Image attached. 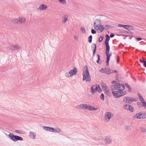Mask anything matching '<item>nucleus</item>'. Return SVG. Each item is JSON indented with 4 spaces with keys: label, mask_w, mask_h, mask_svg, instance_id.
<instances>
[{
    "label": "nucleus",
    "mask_w": 146,
    "mask_h": 146,
    "mask_svg": "<svg viewBox=\"0 0 146 146\" xmlns=\"http://www.w3.org/2000/svg\"><path fill=\"white\" fill-rule=\"evenodd\" d=\"M90 111L95 110L98 109V108H96L90 105Z\"/></svg>",
    "instance_id": "36"
},
{
    "label": "nucleus",
    "mask_w": 146,
    "mask_h": 146,
    "mask_svg": "<svg viewBox=\"0 0 146 146\" xmlns=\"http://www.w3.org/2000/svg\"><path fill=\"white\" fill-rule=\"evenodd\" d=\"M142 119H145L146 118V113L143 114V115L142 116Z\"/></svg>",
    "instance_id": "52"
},
{
    "label": "nucleus",
    "mask_w": 146,
    "mask_h": 146,
    "mask_svg": "<svg viewBox=\"0 0 146 146\" xmlns=\"http://www.w3.org/2000/svg\"><path fill=\"white\" fill-rule=\"evenodd\" d=\"M68 20V16L66 15H64V19L62 21V22L63 23H65Z\"/></svg>",
    "instance_id": "25"
},
{
    "label": "nucleus",
    "mask_w": 146,
    "mask_h": 146,
    "mask_svg": "<svg viewBox=\"0 0 146 146\" xmlns=\"http://www.w3.org/2000/svg\"><path fill=\"white\" fill-rule=\"evenodd\" d=\"M129 97H125L123 99V101L124 102L126 103H129Z\"/></svg>",
    "instance_id": "24"
},
{
    "label": "nucleus",
    "mask_w": 146,
    "mask_h": 146,
    "mask_svg": "<svg viewBox=\"0 0 146 146\" xmlns=\"http://www.w3.org/2000/svg\"><path fill=\"white\" fill-rule=\"evenodd\" d=\"M129 100V104H131L133 102L136 101V100H135L133 98H130Z\"/></svg>",
    "instance_id": "38"
},
{
    "label": "nucleus",
    "mask_w": 146,
    "mask_h": 146,
    "mask_svg": "<svg viewBox=\"0 0 146 146\" xmlns=\"http://www.w3.org/2000/svg\"><path fill=\"white\" fill-rule=\"evenodd\" d=\"M104 28H105V29L107 30V29H109L110 28H111V26L110 25H106L105 26Z\"/></svg>",
    "instance_id": "42"
},
{
    "label": "nucleus",
    "mask_w": 146,
    "mask_h": 146,
    "mask_svg": "<svg viewBox=\"0 0 146 146\" xmlns=\"http://www.w3.org/2000/svg\"><path fill=\"white\" fill-rule=\"evenodd\" d=\"M101 22L98 19H96L94 22V27L96 30H97L96 28H98V27H101Z\"/></svg>",
    "instance_id": "8"
},
{
    "label": "nucleus",
    "mask_w": 146,
    "mask_h": 146,
    "mask_svg": "<svg viewBox=\"0 0 146 146\" xmlns=\"http://www.w3.org/2000/svg\"><path fill=\"white\" fill-rule=\"evenodd\" d=\"M83 74H82L83 80L86 81L87 82H90L91 80V79L88 70V68L87 66H85L83 67Z\"/></svg>",
    "instance_id": "1"
},
{
    "label": "nucleus",
    "mask_w": 146,
    "mask_h": 146,
    "mask_svg": "<svg viewBox=\"0 0 146 146\" xmlns=\"http://www.w3.org/2000/svg\"><path fill=\"white\" fill-rule=\"evenodd\" d=\"M120 84L118 83H116L114 85H111L110 86L111 91L117 90H118V91H120Z\"/></svg>",
    "instance_id": "5"
},
{
    "label": "nucleus",
    "mask_w": 146,
    "mask_h": 146,
    "mask_svg": "<svg viewBox=\"0 0 146 146\" xmlns=\"http://www.w3.org/2000/svg\"><path fill=\"white\" fill-rule=\"evenodd\" d=\"M141 103H142V106H143L146 109V102L145 100L142 101Z\"/></svg>",
    "instance_id": "40"
},
{
    "label": "nucleus",
    "mask_w": 146,
    "mask_h": 146,
    "mask_svg": "<svg viewBox=\"0 0 146 146\" xmlns=\"http://www.w3.org/2000/svg\"><path fill=\"white\" fill-rule=\"evenodd\" d=\"M12 22L15 24H18V19H15L11 21Z\"/></svg>",
    "instance_id": "32"
},
{
    "label": "nucleus",
    "mask_w": 146,
    "mask_h": 146,
    "mask_svg": "<svg viewBox=\"0 0 146 146\" xmlns=\"http://www.w3.org/2000/svg\"><path fill=\"white\" fill-rule=\"evenodd\" d=\"M105 93L109 96H111V93L109 91L107 90L104 91Z\"/></svg>",
    "instance_id": "27"
},
{
    "label": "nucleus",
    "mask_w": 146,
    "mask_h": 146,
    "mask_svg": "<svg viewBox=\"0 0 146 146\" xmlns=\"http://www.w3.org/2000/svg\"><path fill=\"white\" fill-rule=\"evenodd\" d=\"M130 127L129 126H126L125 127V128L126 130H128V129H129V128Z\"/></svg>",
    "instance_id": "60"
},
{
    "label": "nucleus",
    "mask_w": 146,
    "mask_h": 146,
    "mask_svg": "<svg viewBox=\"0 0 146 146\" xmlns=\"http://www.w3.org/2000/svg\"><path fill=\"white\" fill-rule=\"evenodd\" d=\"M120 91H123L125 88V86H124V84H120Z\"/></svg>",
    "instance_id": "28"
},
{
    "label": "nucleus",
    "mask_w": 146,
    "mask_h": 146,
    "mask_svg": "<svg viewBox=\"0 0 146 146\" xmlns=\"http://www.w3.org/2000/svg\"><path fill=\"white\" fill-rule=\"evenodd\" d=\"M139 98L140 100L141 101V102H142V101H143V100H144L143 97L142 96Z\"/></svg>",
    "instance_id": "57"
},
{
    "label": "nucleus",
    "mask_w": 146,
    "mask_h": 146,
    "mask_svg": "<svg viewBox=\"0 0 146 146\" xmlns=\"http://www.w3.org/2000/svg\"><path fill=\"white\" fill-rule=\"evenodd\" d=\"M92 36L90 35L88 38V41L90 43H91L92 41Z\"/></svg>",
    "instance_id": "31"
},
{
    "label": "nucleus",
    "mask_w": 146,
    "mask_h": 146,
    "mask_svg": "<svg viewBox=\"0 0 146 146\" xmlns=\"http://www.w3.org/2000/svg\"><path fill=\"white\" fill-rule=\"evenodd\" d=\"M99 85H94L91 87V90L93 93H95L96 91H98Z\"/></svg>",
    "instance_id": "12"
},
{
    "label": "nucleus",
    "mask_w": 146,
    "mask_h": 146,
    "mask_svg": "<svg viewBox=\"0 0 146 146\" xmlns=\"http://www.w3.org/2000/svg\"><path fill=\"white\" fill-rule=\"evenodd\" d=\"M96 56L97 58V59L96 60V62L99 64H101L102 62V61H100V55L98 54H97Z\"/></svg>",
    "instance_id": "18"
},
{
    "label": "nucleus",
    "mask_w": 146,
    "mask_h": 146,
    "mask_svg": "<svg viewBox=\"0 0 146 146\" xmlns=\"http://www.w3.org/2000/svg\"><path fill=\"white\" fill-rule=\"evenodd\" d=\"M61 131V130L59 128H57L56 129H54L53 128V129L52 131V132H54L56 133H59Z\"/></svg>",
    "instance_id": "22"
},
{
    "label": "nucleus",
    "mask_w": 146,
    "mask_h": 146,
    "mask_svg": "<svg viewBox=\"0 0 146 146\" xmlns=\"http://www.w3.org/2000/svg\"><path fill=\"white\" fill-rule=\"evenodd\" d=\"M91 33L92 34H94L96 33V31L94 29H92L91 30Z\"/></svg>",
    "instance_id": "49"
},
{
    "label": "nucleus",
    "mask_w": 146,
    "mask_h": 146,
    "mask_svg": "<svg viewBox=\"0 0 146 146\" xmlns=\"http://www.w3.org/2000/svg\"><path fill=\"white\" fill-rule=\"evenodd\" d=\"M93 51V56H94L95 54L96 51L92 50Z\"/></svg>",
    "instance_id": "61"
},
{
    "label": "nucleus",
    "mask_w": 146,
    "mask_h": 146,
    "mask_svg": "<svg viewBox=\"0 0 146 146\" xmlns=\"http://www.w3.org/2000/svg\"><path fill=\"white\" fill-rule=\"evenodd\" d=\"M125 85L126 87L128 88L129 92H131V88L130 86L127 83H125Z\"/></svg>",
    "instance_id": "35"
},
{
    "label": "nucleus",
    "mask_w": 146,
    "mask_h": 146,
    "mask_svg": "<svg viewBox=\"0 0 146 146\" xmlns=\"http://www.w3.org/2000/svg\"><path fill=\"white\" fill-rule=\"evenodd\" d=\"M143 114L141 112L139 113H137L133 116V118L135 119H142V116L143 115Z\"/></svg>",
    "instance_id": "11"
},
{
    "label": "nucleus",
    "mask_w": 146,
    "mask_h": 146,
    "mask_svg": "<svg viewBox=\"0 0 146 146\" xmlns=\"http://www.w3.org/2000/svg\"><path fill=\"white\" fill-rule=\"evenodd\" d=\"M115 36V34L114 33H111L110 34V37L111 38H113Z\"/></svg>",
    "instance_id": "58"
},
{
    "label": "nucleus",
    "mask_w": 146,
    "mask_h": 146,
    "mask_svg": "<svg viewBox=\"0 0 146 146\" xmlns=\"http://www.w3.org/2000/svg\"><path fill=\"white\" fill-rule=\"evenodd\" d=\"M18 22L20 23H23L22 21V20L21 19V17H19V18Z\"/></svg>",
    "instance_id": "51"
},
{
    "label": "nucleus",
    "mask_w": 146,
    "mask_h": 146,
    "mask_svg": "<svg viewBox=\"0 0 146 146\" xmlns=\"http://www.w3.org/2000/svg\"><path fill=\"white\" fill-rule=\"evenodd\" d=\"M110 47H106L105 53L107 56L106 59H110V57L111 56V53H109V51L110 50Z\"/></svg>",
    "instance_id": "9"
},
{
    "label": "nucleus",
    "mask_w": 146,
    "mask_h": 146,
    "mask_svg": "<svg viewBox=\"0 0 146 146\" xmlns=\"http://www.w3.org/2000/svg\"><path fill=\"white\" fill-rule=\"evenodd\" d=\"M104 37L102 36H101L99 38L98 40L99 42H101L103 40Z\"/></svg>",
    "instance_id": "46"
},
{
    "label": "nucleus",
    "mask_w": 146,
    "mask_h": 146,
    "mask_svg": "<svg viewBox=\"0 0 146 146\" xmlns=\"http://www.w3.org/2000/svg\"><path fill=\"white\" fill-rule=\"evenodd\" d=\"M90 105L85 104V109L88 110L90 111Z\"/></svg>",
    "instance_id": "34"
},
{
    "label": "nucleus",
    "mask_w": 146,
    "mask_h": 146,
    "mask_svg": "<svg viewBox=\"0 0 146 146\" xmlns=\"http://www.w3.org/2000/svg\"><path fill=\"white\" fill-rule=\"evenodd\" d=\"M112 139L111 137H106L105 140V142L106 144H109L111 143Z\"/></svg>",
    "instance_id": "14"
},
{
    "label": "nucleus",
    "mask_w": 146,
    "mask_h": 146,
    "mask_svg": "<svg viewBox=\"0 0 146 146\" xmlns=\"http://www.w3.org/2000/svg\"><path fill=\"white\" fill-rule=\"evenodd\" d=\"M140 62L141 63H143V65L144 66L146 67V61H145V60L143 58V60H142L141 59H140L139 60Z\"/></svg>",
    "instance_id": "23"
},
{
    "label": "nucleus",
    "mask_w": 146,
    "mask_h": 146,
    "mask_svg": "<svg viewBox=\"0 0 146 146\" xmlns=\"http://www.w3.org/2000/svg\"><path fill=\"white\" fill-rule=\"evenodd\" d=\"M105 71V69L104 68H103L100 70V71L102 73H104Z\"/></svg>",
    "instance_id": "50"
},
{
    "label": "nucleus",
    "mask_w": 146,
    "mask_h": 146,
    "mask_svg": "<svg viewBox=\"0 0 146 146\" xmlns=\"http://www.w3.org/2000/svg\"><path fill=\"white\" fill-rule=\"evenodd\" d=\"M61 3L65 4L66 3V1L65 0H58Z\"/></svg>",
    "instance_id": "41"
},
{
    "label": "nucleus",
    "mask_w": 146,
    "mask_h": 146,
    "mask_svg": "<svg viewBox=\"0 0 146 146\" xmlns=\"http://www.w3.org/2000/svg\"><path fill=\"white\" fill-rule=\"evenodd\" d=\"M110 60V59H106V63L107 66H108L109 65V62Z\"/></svg>",
    "instance_id": "54"
},
{
    "label": "nucleus",
    "mask_w": 146,
    "mask_h": 146,
    "mask_svg": "<svg viewBox=\"0 0 146 146\" xmlns=\"http://www.w3.org/2000/svg\"><path fill=\"white\" fill-rule=\"evenodd\" d=\"M47 8V6L44 4H41L39 7V9L40 10H45Z\"/></svg>",
    "instance_id": "16"
},
{
    "label": "nucleus",
    "mask_w": 146,
    "mask_h": 146,
    "mask_svg": "<svg viewBox=\"0 0 146 146\" xmlns=\"http://www.w3.org/2000/svg\"><path fill=\"white\" fill-rule=\"evenodd\" d=\"M101 86L103 90L104 91L107 90V88H108V87L106 85V84L104 83H102Z\"/></svg>",
    "instance_id": "17"
},
{
    "label": "nucleus",
    "mask_w": 146,
    "mask_h": 146,
    "mask_svg": "<svg viewBox=\"0 0 146 146\" xmlns=\"http://www.w3.org/2000/svg\"><path fill=\"white\" fill-rule=\"evenodd\" d=\"M125 25H123L121 24H119L118 25V26L121 27H123L124 28V26Z\"/></svg>",
    "instance_id": "59"
},
{
    "label": "nucleus",
    "mask_w": 146,
    "mask_h": 146,
    "mask_svg": "<svg viewBox=\"0 0 146 146\" xmlns=\"http://www.w3.org/2000/svg\"><path fill=\"white\" fill-rule=\"evenodd\" d=\"M117 70H113L112 71V72L111 73H117Z\"/></svg>",
    "instance_id": "62"
},
{
    "label": "nucleus",
    "mask_w": 146,
    "mask_h": 146,
    "mask_svg": "<svg viewBox=\"0 0 146 146\" xmlns=\"http://www.w3.org/2000/svg\"><path fill=\"white\" fill-rule=\"evenodd\" d=\"M29 133V136L30 137L32 138L33 139H35L36 133L34 132H30Z\"/></svg>",
    "instance_id": "19"
},
{
    "label": "nucleus",
    "mask_w": 146,
    "mask_h": 146,
    "mask_svg": "<svg viewBox=\"0 0 146 146\" xmlns=\"http://www.w3.org/2000/svg\"><path fill=\"white\" fill-rule=\"evenodd\" d=\"M21 46L18 45H11L7 47V48L8 50H12L14 51H17L20 49Z\"/></svg>",
    "instance_id": "4"
},
{
    "label": "nucleus",
    "mask_w": 146,
    "mask_h": 146,
    "mask_svg": "<svg viewBox=\"0 0 146 146\" xmlns=\"http://www.w3.org/2000/svg\"><path fill=\"white\" fill-rule=\"evenodd\" d=\"M120 92V93H121V95H122V96L126 94V92L125 91H122Z\"/></svg>",
    "instance_id": "47"
},
{
    "label": "nucleus",
    "mask_w": 146,
    "mask_h": 146,
    "mask_svg": "<svg viewBox=\"0 0 146 146\" xmlns=\"http://www.w3.org/2000/svg\"><path fill=\"white\" fill-rule=\"evenodd\" d=\"M102 27H100V26L98 27V29L100 30V32H102L105 29V28L104 27V25H102L101 26Z\"/></svg>",
    "instance_id": "29"
},
{
    "label": "nucleus",
    "mask_w": 146,
    "mask_h": 146,
    "mask_svg": "<svg viewBox=\"0 0 146 146\" xmlns=\"http://www.w3.org/2000/svg\"><path fill=\"white\" fill-rule=\"evenodd\" d=\"M105 71L104 73L107 74H110L111 73V70L109 68H105Z\"/></svg>",
    "instance_id": "20"
},
{
    "label": "nucleus",
    "mask_w": 146,
    "mask_h": 146,
    "mask_svg": "<svg viewBox=\"0 0 146 146\" xmlns=\"http://www.w3.org/2000/svg\"><path fill=\"white\" fill-rule=\"evenodd\" d=\"M128 108H129L127 110H129L131 112L133 111L134 110V108L131 106H129Z\"/></svg>",
    "instance_id": "26"
},
{
    "label": "nucleus",
    "mask_w": 146,
    "mask_h": 146,
    "mask_svg": "<svg viewBox=\"0 0 146 146\" xmlns=\"http://www.w3.org/2000/svg\"><path fill=\"white\" fill-rule=\"evenodd\" d=\"M111 83L112 84H116V82L114 80L112 81Z\"/></svg>",
    "instance_id": "63"
},
{
    "label": "nucleus",
    "mask_w": 146,
    "mask_h": 146,
    "mask_svg": "<svg viewBox=\"0 0 146 146\" xmlns=\"http://www.w3.org/2000/svg\"><path fill=\"white\" fill-rule=\"evenodd\" d=\"M81 31H82V32L83 33H86L84 27H81Z\"/></svg>",
    "instance_id": "43"
},
{
    "label": "nucleus",
    "mask_w": 146,
    "mask_h": 146,
    "mask_svg": "<svg viewBox=\"0 0 146 146\" xmlns=\"http://www.w3.org/2000/svg\"><path fill=\"white\" fill-rule=\"evenodd\" d=\"M100 98H101L102 100H104L105 99V96L104 94L103 93H102L100 96Z\"/></svg>",
    "instance_id": "39"
},
{
    "label": "nucleus",
    "mask_w": 146,
    "mask_h": 146,
    "mask_svg": "<svg viewBox=\"0 0 146 146\" xmlns=\"http://www.w3.org/2000/svg\"><path fill=\"white\" fill-rule=\"evenodd\" d=\"M124 28L128 30H133L134 29L133 26L130 25H125Z\"/></svg>",
    "instance_id": "13"
},
{
    "label": "nucleus",
    "mask_w": 146,
    "mask_h": 146,
    "mask_svg": "<svg viewBox=\"0 0 146 146\" xmlns=\"http://www.w3.org/2000/svg\"><path fill=\"white\" fill-rule=\"evenodd\" d=\"M93 45L94 47L92 46L91 48L92 50L96 51L97 46L96 44L95 43H93Z\"/></svg>",
    "instance_id": "33"
},
{
    "label": "nucleus",
    "mask_w": 146,
    "mask_h": 146,
    "mask_svg": "<svg viewBox=\"0 0 146 146\" xmlns=\"http://www.w3.org/2000/svg\"><path fill=\"white\" fill-rule=\"evenodd\" d=\"M129 106H130V105L129 104L125 105L124 106V109L127 110L129 108L128 107H129Z\"/></svg>",
    "instance_id": "48"
},
{
    "label": "nucleus",
    "mask_w": 146,
    "mask_h": 146,
    "mask_svg": "<svg viewBox=\"0 0 146 146\" xmlns=\"http://www.w3.org/2000/svg\"><path fill=\"white\" fill-rule=\"evenodd\" d=\"M121 33H127L129 34H133V33L131 31H128L125 30H121L120 32Z\"/></svg>",
    "instance_id": "21"
},
{
    "label": "nucleus",
    "mask_w": 146,
    "mask_h": 146,
    "mask_svg": "<svg viewBox=\"0 0 146 146\" xmlns=\"http://www.w3.org/2000/svg\"><path fill=\"white\" fill-rule=\"evenodd\" d=\"M140 128L142 132L144 133L146 132V129L145 128L143 127H140Z\"/></svg>",
    "instance_id": "37"
},
{
    "label": "nucleus",
    "mask_w": 146,
    "mask_h": 146,
    "mask_svg": "<svg viewBox=\"0 0 146 146\" xmlns=\"http://www.w3.org/2000/svg\"><path fill=\"white\" fill-rule=\"evenodd\" d=\"M137 105L139 107L142 106V104L141 102H137Z\"/></svg>",
    "instance_id": "53"
},
{
    "label": "nucleus",
    "mask_w": 146,
    "mask_h": 146,
    "mask_svg": "<svg viewBox=\"0 0 146 146\" xmlns=\"http://www.w3.org/2000/svg\"><path fill=\"white\" fill-rule=\"evenodd\" d=\"M112 92L113 96L116 98H117L122 96V95H121V93H120V91H114V90H113L112 91Z\"/></svg>",
    "instance_id": "7"
},
{
    "label": "nucleus",
    "mask_w": 146,
    "mask_h": 146,
    "mask_svg": "<svg viewBox=\"0 0 146 146\" xmlns=\"http://www.w3.org/2000/svg\"><path fill=\"white\" fill-rule=\"evenodd\" d=\"M137 94H138V96L139 98L142 96H141V94L139 93H137Z\"/></svg>",
    "instance_id": "64"
},
{
    "label": "nucleus",
    "mask_w": 146,
    "mask_h": 146,
    "mask_svg": "<svg viewBox=\"0 0 146 146\" xmlns=\"http://www.w3.org/2000/svg\"><path fill=\"white\" fill-rule=\"evenodd\" d=\"M21 19L22 20V21L23 23H24L26 21V19L25 18H21Z\"/></svg>",
    "instance_id": "56"
},
{
    "label": "nucleus",
    "mask_w": 146,
    "mask_h": 146,
    "mask_svg": "<svg viewBox=\"0 0 146 146\" xmlns=\"http://www.w3.org/2000/svg\"><path fill=\"white\" fill-rule=\"evenodd\" d=\"M77 73V69L76 67H74L72 70H71L68 72L66 73L65 76L66 77L69 78L76 75Z\"/></svg>",
    "instance_id": "3"
},
{
    "label": "nucleus",
    "mask_w": 146,
    "mask_h": 146,
    "mask_svg": "<svg viewBox=\"0 0 146 146\" xmlns=\"http://www.w3.org/2000/svg\"><path fill=\"white\" fill-rule=\"evenodd\" d=\"M15 132L21 134L23 133V131L22 130H15Z\"/></svg>",
    "instance_id": "44"
},
{
    "label": "nucleus",
    "mask_w": 146,
    "mask_h": 146,
    "mask_svg": "<svg viewBox=\"0 0 146 146\" xmlns=\"http://www.w3.org/2000/svg\"><path fill=\"white\" fill-rule=\"evenodd\" d=\"M42 127L44 130L51 132H52V131L53 129V128L51 127L43 126Z\"/></svg>",
    "instance_id": "15"
},
{
    "label": "nucleus",
    "mask_w": 146,
    "mask_h": 146,
    "mask_svg": "<svg viewBox=\"0 0 146 146\" xmlns=\"http://www.w3.org/2000/svg\"><path fill=\"white\" fill-rule=\"evenodd\" d=\"M85 104H81L79 105L80 109H85Z\"/></svg>",
    "instance_id": "30"
},
{
    "label": "nucleus",
    "mask_w": 146,
    "mask_h": 146,
    "mask_svg": "<svg viewBox=\"0 0 146 146\" xmlns=\"http://www.w3.org/2000/svg\"><path fill=\"white\" fill-rule=\"evenodd\" d=\"M106 40L105 41L104 43L106 46V47H110L109 44V41L110 40V36L108 34L106 35Z\"/></svg>",
    "instance_id": "10"
},
{
    "label": "nucleus",
    "mask_w": 146,
    "mask_h": 146,
    "mask_svg": "<svg viewBox=\"0 0 146 146\" xmlns=\"http://www.w3.org/2000/svg\"><path fill=\"white\" fill-rule=\"evenodd\" d=\"M113 114L110 112H106L105 114V118L106 120L109 121L111 117L113 116Z\"/></svg>",
    "instance_id": "6"
},
{
    "label": "nucleus",
    "mask_w": 146,
    "mask_h": 146,
    "mask_svg": "<svg viewBox=\"0 0 146 146\" xmlns=\"http://www.w3.org/2000/svg\"><path fill=\"white\" fill-rule=\"evenodd\" d=\"M98 92L100 93L102 92V90L101 89L100 87V86L99 85V86H98Z\"/></svg>",
    "instance_id": "45"
},
{
    "label": "nucleus",
    "mask_w": 146,
    "mask_h": 146,
    "mask_svg": "<svg viewBox=\"0 0 146 146\" xmlns=\"http://www.w3.org/2000/svg\"><path fill=\"white\" fill-rule=\"evenodd\" d=\"M136 39L137 41H139L142 40V38L141 37H138L136 38Z\"/></svg>",
    "instance_id": "55"
},
{
    "label": "nucleus",
    "mask_w": 146,
    "mask_h": 146,
    "mask_svg": "<svg viewBox=\"0 0 146 146\" xmlns=\"http://www.w3.org/2000/svg\"><path fill=\"white\" fill-rule=\"evenodd\" d=\"M9 138L14 141H23V138L21 137L15 135L12 133H10L8 135Z\"/></svg>",
    "instance_id": "2"
}]
</instances>
